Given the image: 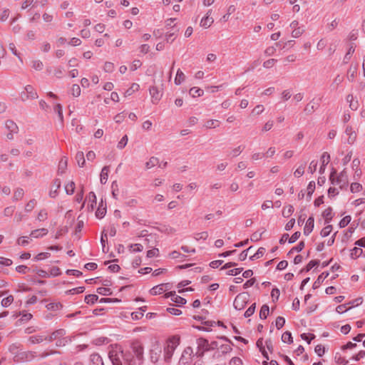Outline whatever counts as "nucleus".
Returning a JSON list of instances; mask_svg holds the SVG:
<instances>
[{
    "instance_id": "1",
    "label": "nucleus",
    "mask_w": 365,
    "mask_h": 365,
    "mask_svg": "<svg viewBox=\"0 0 365 365\" xmlns=\"http://www.w3.org/2000/svg\"><path fill=\"white\" fill-rule=\"evenodd\" d=\"M108 356L113 365H143L144 346L140 341L131 343L130 348L124 351L121 346L111 344Z\"/></svg>"
},
{
    "instance_id": "55",
    "label": "nucleus",
    "mask_w": 365,
    "mask_h": 365,
    "mask_svg": "<svg viewBox=\"0 0 365 365\" xmlns=\"http://www.w3.org/2000/svg\"><path fill=\"white\" fill-rule=\"evenodd\" d=\"M255 311V304H252L245 312V317L246 318L250 317L252 316Z\"/></svg>"
},
{
    "instance_id": "17",
    "label": "nucleus",
    "mask_w": 365,
    "mask_h": 365,
    "mask_svg": "<svg viewBox=\"0 0 365 365\" xmlns=\"http://www.w3.org/2000/svg\"><path fill=\"white\" fill-rule=\"evenodd\" d=\"M353 233L354 229L351 227L344 230L341 237L342 243L348 242L351 239Z\"/></svg>"
},
{
    "instance_id": "39",
    "label": "nucleus",
    "mask_w": 365,
    "mask_h": 365,
    "mask_svg": "<svg viewBox=\"0 0 365 365\" xmlns=\"http://www.w3.org/2000/svg\"><path fill=\"white\" fill-rule=\"evenodd\" d=\"M265 252V249L263 247H260L257 250V251L253 254L252 255L250 256V259L253 260L255 259H258L263 256V255Z\"/></svg>"
},
{
    "instance_id": "52",
    "label": "nucleus",
    "mask_w": 365,
    "mask_h": 365,
    "mask_svg": "<svg viewBox=\"0 0 365 365\" xmlns=\"http://www.w3.org/2000/svg\"><path fill=\"white\" fill-rule=\"evenodd\" d=\"M6 128L11 132L16 133L18 130V127L13 121H7L6 123Z\"/></svg>"
},
{
    "instance_id": "18",
    "label": "nucleus",
    "mask_w": 365,
    "mask_h": 365,
    "mask_svg": "<svg viewBox=\"0 0 365 365\" xmlns=\"http://www.w3.org/2000/svg\"><path fill=\"white\" fill-rule=\"evenodd\" d=\"M362 254H363L362 249L357 246H356L354 248H352L351 250H350V252H349V256L353 259H356L359 258V257H361L362 255Z\"/></svg>"
},
{
    "instance_id": "16",
    "label": "nucleus",
    "mask_w": 365,
    "mask_h": 365,
    "mask_svg": "<svg viewBox=\"0 0 365 365\" xmlns=\"http://www.w3.org/2000/svg\"><path fill=\"white\" fill-rule=\"evenodd\" d=\"M48 234V230L45 228L38 229L33 230L30 234L31 240L33 238L36 239L45 236Z\"/></svg>"
},
{
    "instance_id": "60",
    "label": "nucleus",
    "mask_w": 365,
    "mask_h": 365,
    "mask_svg": "<svg viewBox=\"0 0 365 365\" xmlns=\"http://www.w3.org/2000/svg\"><path fill=\"white\" fill-rule=\"evenodd\" d=\"M230 365H243V363L240 358L233 357L230 361Z\"/></svg>"
},
{
    "instance_id": "11",
    "label": "nucleus",
    "mask_w": 365,
    "mask_h": 365,
    "mask_svg": "<svg viewBox=\"0 0 365 365\" xmlns=\"http://www.w3.org/2000/svg\"><path fill=\"white\" fill-rule=\"evenodd\" d=\"M106 214V204L101 199L96 211V216L98 219L103 218Z\"/></svg>"
},
{
    "instance_id": "28",
    "label": "nucleus",
    "mask_w": 365,
    "mask_h": 365,
    "mask_svg": "<svg viewBox=\"0 0 365 365\" xmlns=\"http://www.w3.org/2000/svg\"><path fill=\"white\" fill-rule=\"evenodd\" d=\"M108 173H109V170L107 167L103 168L101 173V176H100L101 183L104 184L107 182L108 178Z\"/></svg>"
},
{
    "instance_id": "61",
    "label": "nucleus",
    "mask_w": 365,
    "mask_h": 365,
    "mask_svg": "<svg viewBox=\"0 0 365 365\" xmlns=\"http://www.w3.org/2000/svg\"><path fill=\"white\" fill-rule=\"evenodd\" d=\"M47 212L45 210H41L38 214V219L40 221H44L47 219Z\"/></svg>"
},
{
    "instance_id": "38",
    "label": "nucleus",
    "mask_w": 365,
    "mask_h": 365,
    "mask_svg": "<svg viewBox=\"0 0 365 365\" xmlns=\"http://www.w3.org/2000/svg\"><path fill=\"white\" fill-rule=\"evenodd\" d=\"M98 299V297L96 294H88L85 297V302L87 304H94Z\"/></svg>"
},
{
    "instance_id": "46",
    "label": "nucleus",
    "mask_w": 365,
    "mask_h": 365,
    "mask_svg": "<svg viewBox=\"0 0 365 365\" xmlns=\"http://www.w3.org/2000/svg\"><path fill=\"white\" fill-rule=\"evenodd\" d=\"M202 324L205 326V327H198V329L200 330L209 331L210 330V328L213 327L215 322L212 321H205L202 322Z\"/></svg>"
},
{
    "instance_id": "21",
    "label": "nucleus",
    "mask_w": 365,
    "mask_h": 365,
    "mask_svg": "<svg viewBox=\"0 0 365 365\" xmlns=\"http://www.w3.org/2000/svg\"><path fill=\"white\" fill-rule=\"evenodd\" d=\"M91 365H104L102 357L98 354L91 356Z\"/></svg>"
},
{
    "instance_id": "7",
    "label": "nucleus",
    "mask_w": 365,
    "mask_h": 365,
    "mask_svg": "<svg viewBox=\"0 0 365 365\" xmlns=\"http://www.w3.org/2000/svg\"><path fill=\"white\" fill-rule=\"evenodd\" d=\"M170 289V284L169 283L160 284L150 289L149 293L152 296H156L165 292L167 290Z\"/></svg>"
},
{
    "instance_id": "33",
    "label": "nucleus",
    "mask_w": 365,
    "mask_h": 365,
    "mask_svg": "<svg viewBox=\"0 0 365 365\" xmlns=\"http://www.w3.org/2000/svg\"><path fill=\"white\" fill-rule=\"evenodd\" d=\"M294 212V208L292 205H287L283 207L282 215L284 217H289Z\"/></svg>"
},
{
    "instance_id": "12",
    "label": "nucleus",
    "mask_w": 365,
    "mask_h": 365,
    "mask_svg": "<svg viewBox=\"0 0 365 365\" xmlns=\"http://www.w3.org/2000/svg\"><path fill=\"white\" fill-rule=\"evenodd\" d=\"M314 218L313 216H310L304 225V234L305 235H309L314 230Z\"/></svg>"
},
{
    "instance_id": "6",
    "label": "nucleus",
    "mask_w": 365,
    "mask_h": 365,
    "mask_svg": "<svg viewBox=\"0 0 365 365\" xmlns=\"http://www.w3.org/2000/svg\"><path fill=\"white\" fill-rule=\"evenodd\" d=\"M193 350L190 346L185 347L179 361V365H186L192 361Z\"/></svg>"
},
{
    "instance_id": "40",
    "label": "nucleus",
    "mask_w": 365,
    "mask_h": 365,
    "mask_svg": "<svg viewBox=\"0 0 365 365\" xmlns=\"http://www.w3.org/2000/svg\"><path fill=\"white\" fill-rule=\"evenodd\" d=\"M353 307L352 306H350V307H348L347 304H341V305H339L336 307V312L338 313V314H343V313H345L348 310H349L351 307Z\"/></svg>"
},
{
    "instance_id": "5",
    "label": "nucleus",
    "mask_w": 365,
    "mask_h": 365,
    "mask_svg": "<svg viewBox=\"0 0 365 365\" xmlns=\"http://www.w3.org/2000/svg\"><path fill=\"white\" fill-rule=\"evenodd\" d=\"M198 352L200 354H202L205 351H208L211 349H214L217 346L216 342L209 343L208 341L205 339L200 338L197 341Z\"/></svg>"
},
{
    "instance_id": "51",
    "label": "nucleus",
    "mask_w": 365,
    "mask_h": 365,
    "mask_svg": "<svg viewBox=\"0 0 365 365\" xmlns=\"http://www.w3.org/2000/svg\"><path fill=\"white\" fill-rule=\"evenodd\" d=\"M128 136L125 135H124V136L121 138V140L118 142V145H117L118 148H119V149H123V148H125V145H127V143H128Z\"/></svg>"
},
{
    "instance_id": "57",
    "label": "nucleus",
    "mask_w": 365,
    "mask_h": 365,
    "mask_svg": "<svg viewBox=\"0 0 365 365\" xmlns=\"http://www.w3.org/2000/svg\"><path fill=\"white\" fill-rule=\"evenodd\" d=\"M67 167V159L66 158H61L59 161L58 169L63 173Z\"/></svg>"
},
{
    "instance_id": "25",
    "label": "nucleus",
    "mask_w": 365,
    "mask_h": 365,
    "mask_svg": "<svg viewBox=\"0 0 365 365\" xmlns=\"http://www.w3.org/2000/svg\"><path fill=\"white\" fill-rule=\"evenodd\" d=\"M363 190L362 185L359 182H354L350 185V191L352 193H359Z\"/></svg>"
},
{
    "instance_id": "32",
    "label": "nucleus",
    "mask_w": 365,
    "mask_h": 365,
    "mask_svg": "<svg viewBox=\"0 0 365 365\" xmlns=\"http://www.w3.org/2000/svg\"><path fill=\"white\" fill-rule=\"evenodd\" d=\"M75 190V183L73 181H68L65 185V190L68 195H72Z\"/></svg>"
},
{
    "instance_id": "49",
    "label": "nucleus",
    "mask_w": 365,
    "mask_h": 365,
    "mask_svg": "<svg viewBox=\"0 0 365 365\" xmlns=\"http://www.w3.org/2000/svg\"><path fill=\"white\" fill-rule=\"evenodd\" d=\"M284 324H285V319L284 317H278L276 319L275 326L277 329H280L281 328H282L284 327Z\"/></svg>"
},
{
    "instance_id": "23",
    "label": "nucleus",
    "mask_w": 365,
    "mask_h": 365,
    "mask_svg": "<svg viewBox=\"0 0 365 365\" xmlns=\"http://www.w3.org/2000/svg\"><path fill=\"white\" fill-rule=\"evenodd\" d=\"M351 216L350 215H347L344 216L341 220L339 222V227L340 228H344L346 227L351 221Z\"/></svg>"
},
{
    "instance_id": "41",
    "label": "nucleus",
    "mask_w": 365,
    "mask_h": 365,
    "mask_svg": "<svg viewBox=\"0 0 365 365\" xmlns=\"http://www.w3.org/2000/svg\"><path fill=\"white\" fill-rule=\"evenodd\" d=\"M14 302V297L13 296L11 295H9L5 298H4L2 300H1V305L4 307H9L12 302Z\"/></svg>"
},
{
    "instance_id": "45",
    "label": "nucleus",
    "mask_w": 365,
    "mask_h": 365,
    "mask_svg": "<svg viewBox=\"0 0 365 365\" xmlns=\"http://www.w3.org/2000/svg\"><path fill=\"white\" fill-rule=\"evenodd\" d=\"M205 126L207 128H214L219 126V121L217 120H209L206 122Z\"/></svg>"
},
{
    "instance_id": "43",
    "label": "nucleus",
    "mask_w": 365,
    "mask_h": 365,
    "mask_svg": "<svg viewBox=\"0 0 365 365\" xmlns=\"http://www.w3.org/2000/svg\"><path fill=\"white\" fill-rule=\"evenodd\" d=\"M64 334H65V331L63 329L57 330V331H54L53 333H52V334L49 336L48 340L51 341L53 339H56L58 337L62 336Z\"/></svg>"
},
{
    "instance_id": "30",
    "label": "nucleus",
    "mask_w": 365,
    "mask_h": 365,
    "mask_svg": "<svg viewBox=\"0 0 365 365\" xmlns=\"http://www.w3.org/2000/svg\"><path fill=\"white\" fill-rule=\"evenodd\" d=\"M282 341L284 343L292 344L293 342V339L291 332L288 331L284 332L282 335Z\"/></svg>"
},
{
    "instance_id": "63",
    "label": "nucleus",
    "mask_w": 365,
    "mask_h": 365,
    "mask_svg": "<svg viewBox=\"0 0 365 365\" xmlns=\"http://www.w3.org/2000/svg\"><path fill=\"white\" fill-rule=\"evenodd\" d=\"M176 21V19L175 18H170L165 21V25L167 29L172 28L175 26V21Z\"/></svg>"
},
{
    "instance_id": "34",
    "label": "nucleus",
    "mask_w": 365,
    "mask_h": 365,
    "mask_svg": "<svg viewBox=\"0 0 365 365\" xmlns=\"http://www.w3.org/2000/svg\"><path fill=\"white\" fill-rule=\"evenodd\" d=\"M269 307L266 304L263 305L261 307L260 312H259V317L261 319H265L267 316L269 315Z\"/></svg>"
},
{
    "instance_id": "35",
    "label": "nucleus",
    "mask_w": 365,
    "mask_h": 365,
    "mask_svg": "<svg viewBox=\"0 0 365 365\" xmlns=\"http://www.w3.org/2000/svg\"><path fill=\"white\" fill-rule=\"evenodd\" d=\"M31 240V238L30 237V235L23 236L17 240V244L21 246H26L29 243Z\"/></svg>"
},
{
    "instance_id": "44",
    "label": "nucleus",
    "mask_w": 365,
    "mask_h": 365,
    "mask_svg": "<svg viewBox=\"0 0 365 365\" xmlns=\"http://www.w3.org/2000/svg\"><path fill=\"white\" fill-rule=\"evenodd\" d=\"M301 338L307 341L308 344H310L312 340H313L315 338V336L314 334L311 333H303L301 334Z\"/></svg>"
},
{
    "instance_id": "64",
    "label": "nucleus",
    "mask_w": 365,
    "mask_h": 365,
    "mask_svg": "<svg viewBox=\"0 0 365 365\" xmlns=\"http://www.w3.org/2000/svg\"><path fill=\"white\" fill-rule=\"evenodd\" d=\"M354 245L360 248L365 247V237L356 240Z\"/></svg>"
},
{
    "instance_id": "20",
    "label": "nucleus",
    "mask_w": 365,
    "mask_h": 365,
    "mask_svg": "<svg viewBox=\"0 0 365 365\" xmlns=\"http://www.w3.org/2000/svg\"><path fill=\"white\" fill-rule=\"evenodd\" d=\"M190 283L189 280H184L178 283V292L180 294H182L185 292L192 291L193 289L191 287L184 288V287L188 285Z\"/></svg>"
},
{
    "instance_id": "27",
    "label": "nucleus",
    "mask_w": 365,
    "mask_h": 365,
    "mask_svg": "<svg viewBox=\"0 0 365 365\" xmlns=\"http://www.w3.org/2000/svg\"><path fill=\"white\" fill-rule=\"evenodd\" d=\"M346 133L347 135H349L348 143L349 144L354 143V142L355 141L356 138V133L354 131H353L351 128H347L346 129Z\"/></svg>"
},
{
    "instance_id": "8",
    "label": "nucleus",
    "mask_w": 365,
    "mask_h": 365,
    "mask_svg": "<svg viewBox=\"0 0 365 365\" xmlns=\"http://www.w3.org/2000/svg\"><path fill=\"white\" fill-rule=\"evenodd\" d=\"M164 297L165 299L171 297V300L178 305H184L187 302L186 299H184L183 297L175 295V292H169L168 293H165Z\"/></svg>"
},
{
    "instance_id": "14",
    "label": "nucleus",
    "mask_w": 365,
    "mask_h": 365,
    "mask_svg": "<svg viewBox=\"0 0 365 365\" xmlns=\"http://www.w3.org/2000/svg\"><path fill=\"white\" fill-rule=\"evenodd\" d=\"M159 164V167H161V168H165L166 166V164L167 163L165 162L163 163V165L161 163H159V160L157 158H155V157H152L150 158V160L146 163L145 164V166L148 169H150L153 167H155V165H158Z\"/></svg>"
},
{
    "instance_id": "48",
    "label": "nucleus",
    "mask_w": 365,
    "mask_h": 365,
    "mask_svg": "<svg viewBox=\"0 0 365 365\" xmlns=\"http://www.w3.org/2000/svg\"><path fill=\"white\" fill-rule=\"evenodd\" d=\"M314 351L319 356H322L325 353V347L322 344H318L315 346Z\"/></svg>"
},
{
    "instance_id": "3",
    "label": "nucleus",
    "mask_w": 365,
    "mask_h": 365,
    "mask_svg": "<svg viewBox=\"0 0 365 365\" xmlns=\"http://www.w3.org/2000/svg\"><path fill=\"white\" fill-rule=\"evenodd\" d=\"M148 359L154 364L163 365V352L158 341L151 343L148 350Z\"/></svg>"
},
{
    "instance_id": "13",
    "label": "nucleus",
    "mask_w": 365,
    "mask_h": 365,
    "mask_svg": "<svg viewBox=\"0 0 365 365\" xmlns=\"http://www.w3.org/2000/svg\"><path fill=\"white\" fill-rule=\"evenodd\" d=\"M322 217L324 218L325 222L329 223L333 217H334V212L333 210L331 207H328L322 212Z\"/></svg>"
},
{
    "instance_id": "15",
    "label": "nucleus",
    "mask_w": 365,
    "mask_h": 365,
    "mask_svg": "<svg viewBox=\"0 0 365 365\" xmlns=\"http://www.w3.org/2000/svg\"><path fill=\"white\" fill-rule=\"evenodd\" d=\"M150 94L151 96L152 101L154 103L158 102L162 96V94L160 93L158 88L155 86L150 88Z\"/></svg>"
},
{
    "instance_id": "53",
    "label": "nucleus",
    "mask_w": 365,
    "mask_h": 365,
    "mask_svg": "<svg viewBox=\"0 0 365 365\" xmlns=\"http://www.w3.org/2000/svg\"><path fill=\"white\" fill-rule=\"evenodd\" d=\"M166 310L168 313L174 316H179L182 314V311L180 309L175 307H168Z\"/></svg>"
},
{
    "instance_id": "59",
    "label": "nucleus",
    "mask_w": 365,
    "mask_h": 365,
    "mask_svg": "<svg viewBox=\"0 0 365 365\" xmlns=\"http://www.w3.org/2000/svg\"><path fill=\"white\" fill-rule=\"evenodd\" d=\"M50 257L49 252H41L35 257L36 260H42Z\"/></svg>"
},
{
    "instance_id": "26",
    "label": "nucleus",
    "mask_w": 365,
    "mask_h": 365,
    "mask_svg": "<svg viewBox=\"0 0 365 365\" xmlns=\"http://www.w3.org/2000/svg\"><path fill=\"white\" fill-rule=\"evenodd\" d=\"M139 85L137 83H133L131 86L125 92L124 96L125 97L130 96L133 94L135 92L139 90Z\"/></svg>"
},
{
    "instance_id": "58",
    "label": "nucleus",
    "mask_w": 365,
    "mask_h": 365,
    "mask_svg": "<svg viewBox=\"0 0 365 365\" xmlns=\"http://www.w3.org/2000/svg\"><path fill=\"white\" fill-rule=\"evenodd\" d=\"M61 274L60 269L58 267H52L49 271V276H58Z\"/></svg>"
},
{
    "instance_id": "62",
    "label": "nucleus",
    "mask_w": 365,
    "mask_h": 365,
    "mask_svg": "<svg viewBox=\"0 0 365 365\" xmlns=\"http://www.w3.org/2000/svg\"><path fill=\"white\" fill-rule=\"evenodd\" d=\"M103 68L106 72H112L114 69V64L111 62H106Z\"/></svg>"
},
{
    "instance_id": "47",
    "label": "nucleus",
    "mask_w": 365,
    "mask_h": 365,
    "mask_svg": "<svg viewBox=\"0 0 365 365\" xmlns=\"http://www.w3.org/2000/svg\"><path fill=\"white\" fill-rule=\"evenodd\" d=\"M252 250H253V247H250L248 249L242 252L239 255V259L240 261L245 260L249 255L250 251H252Z\"/></svg>"
},
{
    "instance_id": "37",
    "label": "nucleus",
    "mask_w": 365,
    "mask_h": 365,
    "mask_svg": "<svg viewBox=\"0 0 365 365\" xmlns=\"http://www.w3.org/2000/svg\"><path fill=\"white\" fill-rule=\"evenodd\" d=\"M44 340H47V338L43 336H33L29 339V341L31 344L41 343Z\"/></svg>"
},
{
    "instance_id": "2",
    "label": "nucleus",
    "mask_w": 365,
    "mask_h": 365,
    "mask_svg": "<svg viewBox=\"0 0 365 365\" xmlns=\"http://www.w3.org/2000/svg\"><path fill=\"white\" fill-rule=\"evenodd\" d=\"M180 344V336L173 335L166 339L163 346V363L168 365L171 363L175 349Z\"/></svg>"
},
{
    "instance_id": "9",
    "label": "nucleus",
    "mask_w": 365,
    "mask_h": 365,
    "mask_svg": "<svg viewBox=\"0 0 365 365\" xmlns=\"http://www.w3.org/2000/svg\"><path fill=\"white\" fill-rule=\"evenodd\" d=\"M212 10H209L205 17H203L200 23L201 27L207 29L211 26L214 22L213 18L211 16Z\"/></svg>"
},
{
    "instance_id": "19",
    "label": "nucleus",
    "mask_w": 365,
    "mask_h": 365,
    "mask_svg": "<svg viewBox=\"0 0 365 365\" xmlns=\"http://www.w3.org/2000/svg\"><path fill=\"white\" fill-rule=\"evenodd\" d=\"M185 80V73L180 70L178 69L176 72V76L175 77V84L177 86L180 85L182 83H183Z\"/></svg>"
},
{
    "instance_id": "22",
    "label": "nucleus",
    "mask_w": 365,
    "mask_h": 365,
    "mask_svg": "<svg viewBox=\"0 0 365 365\" xmlns=\"http://www.w3.org/2000/svg\"><path fill=\"white\" fill-rule=\"evenodd\" d=\"M333 232V226L331 225H327L320 231V236L323 238L329 236Z\"/></svg>"
},
{
    "instance_id": "4",
    "label": "nucleus",
    "mask_w": 365,
    "mask_h": 365,
    "mask_svg": "<svg viewBox=\"0 0 365 365\" xmlns=\"http://www.w3.org/2000/svg\"><path fill=\"white\" fill-rule=\"evenodd\" d=\"M249 299V294L246 292L239 294L234 300V307L237 310L243 309Z\"/></svg>"
},
{
    "instance_id": "36",
    "label": "nucleus",
    "mask_w": 365,
    "mask_h": 365,
    "mask_svg": "<svg viewBox=\"0 0 365 365\" xmlns=\"http://www.w3.org/2000/svg\"><path fill=\"white\" fill-rule=\"evenodd\" d=\"M190 94L192 97H199L203 94V91L197 87H193L190 89Z\"/></svg>"
},
{
    "instance_id": "50",
    "label": "nucleus",
    "mask_w": 365,
    "mask_h": 365,
    "mask_svg": "<svg viewBox=\"0 0 365 365\" xmlns=\"http://www.w3.org/2000/svg\"><path fill=\"white\" fill-rule=\"evenodd\" d=\"M71 94L74 97H78L81 95V88L78 85H73L71 88Z\"/></svg>"
},
{
    "instance_id": "31",
    "label": "nucleus",
    "mask_w": 365,
    "mask_h": 365,
    "mask_svg": "<svg viewBox=\"0 0 365 365\" xmlns=\"http://www.w3.org/2000/svg\"><path fill=\"white\" fill-rule=\"evenodd\" d=\"M76 159L77 160L78 165L80 167H83L86 163L84 154L83 152H78L76 155Z\"/></svg>"
},
{
    "instance_id": "29",
    "label": "nucleus",
    "mask_w": 365,
    "mask_h": 365,
    "mask_svg": "<svg viewBox=\"0 0 365 365\" xmlns=\"http://www.w3.org/2000/svg\"><path fill=\"white\" fill-rule=\"evenodd\" d=\"M61 186V182L58 180H56L52 185L51 190L50 191V196L54 197L57 192V190Z\"/></svg>"
},
{
    "instance_id": "56",
    "label": "nucleus",
    "mask_w": 365,
    "mask_h": 365,
    "mask_svg": "<svg viewBox=\"0 0 365 365\" xmlns=\"http://www.w3.org/2000/svg\"><path fill=\"white\" fill-rule=\"evenodd\" d=\"M242 268H234L227 271V274L230 276H237L242 272Z\"/></svg>"
},
{
    "instance_id": "54",
    "label": "nucleus",
    "mask_w": 365,
    "mask_h": 365,
    "mask_svg": "<svg viewBox=\"0 0 365 365\" xmlns=\"http://www.w3.org/2000/svg\"><path fill=\"white\" fill-rule=\"evenodd\" d=\"M279 295H280V291L279 289H277V288L272 289V290L271 292V297L274 302L278 300Z\"/></svg>"
},
{
    "instance_id": "10",
    "label": "nucleus",
    "mask_w": 365,
    "mask_h": 365,
    "mask_svg": "<svg viewBox=\"0 0 365 365\" xmlns=\"http://www.w3.org/2000/svg\"><path fill=\"white\" fill-rule=\"evenodd\" d=\"M87 208L93 210L97 205L96 196L94 192H91L86 200Z\"/></svg>"
},
{
    "instance_id": "42",
    "label": "nucleus",
    "mask_w": 365,
    "mask_h": 365,
    "mask_svg": "<svg viewBox=\"0 0 365 365\" xmlns=\"http://www.w3.org/2000/svg\"><path fill=\"white\" fill-rule=\"evenodd\" d=\"M97 292L103 296H109L112 294V292L108 287H99L97 289Z\"/></svg>"
},
{
    "instance_id": "24",
    "label": "nucleus",
    "mask_w": 365,
    "mask_h": 365,
    "mask_svg": "<svg viewBox=\"0 0 365 365\" xmlns=\"http://www.w3.org/2000/svg\"><path fill=\"white\" fill-rule=\"evenodd\" d=\"M62 304L60 302H51L46 305V308L48 311L56 312L62 308Z\"/></svg>"
}]
</instances>
